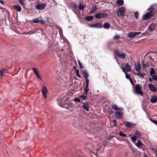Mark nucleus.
Listing matches in <instances>:
<instances>
[{"instance_id": "39448f33", "label": "nucleus", "mask_w": 157, "mask_h": 157, "mask_svg": "<svg viewBox=\"0 0 157 157\" xmlns=\"http://www.w3.org/2000/svg\"><path fill=\"white\" fill-rule=\"evenodd\" d=\"M46 6V4L45 3H43L41 4H38L35 5V8L39 10H42L44 9Z\"/></svg>"}, {"instance_id": "58836bf2", "label": "nucleus", "mask_w": 157, "mask_h": 157, "mask_svg": "<svg viewBox=\"0 0 157 157\" xmlns=\"http://www.w3.org/2000/svg\"><path fill=\"white\" fill-rule=\"evenodd\" d=\"M84 7L83 5L81 4H79L78 5V8L80 10H83L84 9Z\"/></svg>"}, {"instance_id": "8fccbe9b", "label": "nucleus", "mask_w": 157, "mask_h": 157, "mask_svg": "<svg viewBox=\"0 0 157 157\" xmlns=\"http://www.w3.org/2000/svg\"><path fill=\"white\" fill-rule=\"evenodd\" d=\"M134 16H135V17H136V18H138V16H139V14H138V12H136L134 13Z\"/></svg>"}, {"instance_id": "9d476101", "label": "nucleus", "mask_w": 157, "mask_h": 157, "mask_svg": "<svg viewBox=\"0 0 157 157\" xmlns=\"http://www.w3.org/2000/svg\"><path fill=\"white\" fill-rule=\"evenodd\" d=\"M121 67L123 72L125 73L126 71L127 72H129L131 71L130 66L128 63L125 64V67L124 68L122 67Z\"/></svg>"}, {"instance_id": "c85d7f7f", "label": "nucleus", "mask_w": 157, "mask_h": 157, "mask_svg": "<svg viewBox=\"0 0 157 157\" xmlns=\"http://www.w3.org/2000/svg\"><path fill=\"white\" fill-rule=\"evenodd\" d=\"M103 26L104 28L105 29H108L109 28L110 25L109 23H105L104 24Z\"/></svg>"}, {"instance_id": "4be33fe9", "label": "nucleus", "mask_w": 157, "mask_h": 157, "mask_svg": "<svg viewBox=\"0 0 157 157\" xmlns=\"http://www.w3.org/2000/svg\"><path fill=\"white\" fill-rule=\"evenodd\" d=\"M86 82V86L84 89L85 91V93L86 94H87L89 91L88 86L89 85V82H88V80H87Z\"/></svg>"}, {"instance_id": "0eeeda50", "label": "nucleus", "mask_w": 157, "mask_h": 157, "mask_svg": "<svg viewBox=\"0 0 157 157\" xmlns=\"http://www.w3.org/2000/svg\"><path fill=\"white\" fill-rule=\"evenodd\" d=\"M141 33L140 32H130L128 33V36L130 38H134L136 36Z\"/></svg>"}, {"instance_id": "a19ab883", "label": "nucleus", "mask_w": 157, "mask_h": 157, "mask_svg": "<svg viewBox=\"0 0 157 157\" xmlns=\"http://www.w3.org/2000/svg\"><path fill=\"white\" fill-rule=\"evenodd\" d=\"M119 135L120 136L123 137H125L126 136V134L124 133L121 132H119Z\"/></svg>"}, {"instance_id": "6ab92c4d", "label": "nucleus", "mask_w": 157, "mask_h": 157, "mask_svg": "<svg viewBox=\"0 0 157 157\" xmlns=\"http://www.w3.org/2000/svg\"><path fill=\"white\" fill-rule=\"evenodd\" d=\"M148 87L150 90L152 92H155L157 90L156 88L152 84H149Z\"/></svg>"}, {"instance_id": "6e6552de", "label": "nucleus", "mask_w": 157, "mask_h": 157, "mask_svg": "<svg viewBox=\"0 0 157 157\" xmlns=\"http://www.w3.org/2000/svg\"><path fill=\"white\" fill-rule=\"evenodd\" d=\"M153 14V13L152 11H150L149 13L143 15V20H147L149 18L151 17Z\"/></svg>"}, {"instance_id": "680f3d73", "label": "nucleus", "mask_w": 157, "mask_h": 157, "mask_svg": "<svg viewBox=\"0 0 157 157\" xmlns=\"http://www.w3.org/2000/svg\"><path fill=\"white\" fill-rule=\"evenodd\" d=\"M91 155L92 156H94V155H94L95 156H96L97 155L96 154H95V153H94V152H92V153H91Z\"/></svg>"}, {"instance_id": "de8ad7c7", "label": "nucleus", "mask_w": 157, "mask_h": 157, "mask_svg": "<svg viewBox=\"0 0 157 157\" xmlns=\"http://www.w3.org/2000/svg\"><path fill=\"white\" fill-rule=\"evenodd\" d=\"M33 70L34 73H35V74H36L37 73H38L37 72V70L36 68L33 67Z\"/></svg>"}, {"instance_id": "72a5a7b5", "label": "nucleus", "mask_w": 157, "mask_h": 157, "mask_svg": "<svg viewBox=\"0 0 157 157\" xmlns=\"http://www.w3.org/2000/svg\"><path fill=\"white\" fill-rule=\"evenodd\" d=\"M36 30H35V29H34L29 31L27 33L32 34L33 33H36Z\"/></svg>"}, {"instance_id": "a18cd8bd", "label": "nucleus", "mask_w": 157, "mask_h": 157, "mask_svg": "<svg viewBox=\"0 0 157 157\" xmlns=\"http://www.w3.org/2000/svg\"><path fill=\"white\" fill-rule=\"evenodd\" d=\"M148 59L149 60L148 61L149 63H151L152 61H153L152 57L150 56H148Z\"/></svg>"}, {"instance_id": "bb28decb", "label": "nucleus", "mask_w": 157, "mask_h": 157, "mask_svg": "<svg viewBox=\"0 0 157 157\" xmlns=\"http://www.w3.org/2000/svg\"><path fill=\"white\" fill-rule=\"evenodd\" d=\"M117 3L119 6H122L124 2L123 0H117Z\"/></svg>"}, {"instance_id": "4d7b16f0", "label": "nucleus", "mask_w": 157, "mask_h": 157, "mask_svg": "<svg viewBox=\"0 0 157 157\" xmlns=\"http://www.w3.org/2000/svg\"><path fill=\"white\" fill-rule=\"evenodd\" d=\"M75 100L77 102H80V100L79 98H75Z\"/></svg>"}, {"instance_id": "a878e982", "label": "nucleus", "mask_w": 157, "mask_h": 157, "mask_svg": "<svg viewBox=\"0 0 157 157\" xmlns=\"http://www.w3.org/2000/svg\"><path fill=\"white\" fill-rule=\"evenodd\" d=\"M144 145V144L143 143H142L141 141H140V140H139L137 141V143L136 144V145L137 147L139 148H140L142 146Z\"/></svg>"}, {"instance_id": "423d86ee", "label": "nucleus", "mask_w": 157, "mask_h": 157, "mask_svg": "<svg viewBox=\"0 0 157 157\" xmlns=\"http://www.w3.org/2000/svg\"><path fill=\"white\" fill-rule=\"evenodd\" d=\"M42 95L44 99L47 98V94L48 92V90L47 87L45 86H43L41 89Z\"/></svg>"}, {"instance_id": "bf43d9fd", "label": "nucleus", "mask_w": 157, "mask_h": 157, "mask_svg": "<svg viewBox=\"0 0 157 157\" xmlns=\"http://www.w3.org/2000/svg\"><path fill=\"white\" fill-rule=\"evenodd\" d=\"M154 72V69L153 68H151V75H152L153 74V73Z\"/></svg>"}, {"instance_id": "20e7f679", "label": "nucleus", "mask_w": 157, "mask_h": 157, "mask_svg": "<svg viewBox=\"0 0 157 157\" xmlns=\"http://www.w3.org/2000/svg\"><path fill=\"white\" fill-rule=\"evenodd\" d=\"M107 13H98L95 14V17L98 19H101L107 17Z\"/></svg>"}, {"instance_id": "13d9d810", "label": "nucleus", "mask_w": 157, "mask_h": 157, "mask_svg": "<svg viewBox=\"0 0 157 157\" xmlns=\"http://www.w3.org/2000/svg\"><path fill=\"white\" fill-rule=\"evenodd\" d=\"M71 53L72 54L71 55V58H72V59H73L74 57V56H73V54H72V52L71 51H69V56L70 55H71Z\"/></svg>"}, {"instance_id": "4468645a", "label": "nucleus", "mask_w": 157, "mask_h": 157, "mask_svg": "<svg viewBox=\"0 0 157 157\" xmlns=\"http://www.w3.org/2000/svg\"><path fill=\"white\" fill-rule=\"evenodd\" d=\"M124 124H125L126 127L128 128L131 127L132 126H135L136 125V124L128 121L124 122Z\"/></svg>"}, {"instance_id": "e2e57ef3", "label": "nucleus", "mask_w": 157, "mask_h": 157, "mask_svg": "<svg viewBox=\"0 0 157 157\" xmlns=\"http://www.w3.org/2000/svg\"><path fill=\"white\" fill-rule=\"evenodd\" d=\"M113 123L114 125H116V120H113Z\"/></svg>"}, {"instance_id": "a211bd4d", "label": "nucleus", "mask_w": 157, "mask_h": 157, "mask_svg": "<svg viewBox=\"0 0 157 157\" xmlns=\"http://www.w3.org/2000/svg\"><path fill=\"white\" fill-rule=\"evenodd\" d=\"M123 115V114L122 112H118L115 114V117L118 119L121 118Z\"/></svg>"}, {"instance_id": "5701e85b", "label": "nucleus", "mask_w": 157, "mask_h": 157, "mask_svg": "<svg viewBox=\"0 0 157 157\" xmlns=\"http://www.w3.org/2000/svg\"><path fill=\"white\" fill-rule=\"evenodd\" d=\"M150 101L152 103H156L157 101V97L155 95L152 96L150 99Z\"/></svg>"}, {"instance_id": "864d4df0", "label": "nucleus", "mask_w": 157, "mask_h": 157, "mask_svg": "<svg viewBox=\"0 0 157 157\" xmlns=\"http://www.w3.org/2000/svg\"><path fill=\"white\" fill-rule=\"evenodd\" d=\"M149 66V64L148 63H144L143 64V66L144 67H148Z\"/></svg>"}, {"instance_id": "603ef678", "label": "nucleus", "mask_w": 157, "mask_h": 157, "mask_svg": "<svg viewBox=\"0 0 157 157\" xmlns=\"http://www.w3.org/2000/svg\"><path fill=\"white\" fill-rule=\"evenodd\" d=\"M40 21L42 24H44L45 23L44 21H43V20L41 18V17H40Z\"/></svg>"}, {"instance_id": "f3484780", "label": "nucleus", "mask_w": 157, "mask_h": 157, "mask_svg": "<svg viewBox=\"0 0 157 157\" xmlns=\"http://www.w3.org/2000/svg\"><path fill=\"white\" fill-rule=\"evenodd\" d=\"M63 49H60L57 52V55L58 57L61 59L63 58V57L64 55V54L63 53Z\"/></svg>"}, {"instance_id": "2eb2a0df", "label": "nucleus", "mask_w": 157, "mask_h": 157, "mask_svg": "<svg viewBox=\"0 0 157 157\" xmlns=\"http://www.w3.org/2000/svg\"><path fill=\"white\" fill-rule=\"evenodd\" d=\"M82 75L86 79V82L87 80H88V82H89V80L88 78L89 77L88 73L86 70H82Z\"/></svg>"}, {"instance_id": "1a4fd4ad", "label": "nucleus", "mask_w": 157, "mask_h": 157, "mask_svg": "<svg viewBox=\"0 0 157 157\" xmlns=\"http://www.w3.org/2000/svg\"><path fill=\"white\" fill-rule=\"evenodd\" d=\"M116 54L120 58L124 59L126 56V55L124 53H120L118 50H116L115 52Z\"/></svg>"}, {"instance_id": "cd10ccee", "label": "nucleus", "mask_w": 157, "mask_h": 157, "mask_svg": "<svg viewBox=\"0 0 157 157\" xmlns=\"http://www.w3.org/2000/svg\"><path fill=\"white\" fill-rule=\"evenodd\" d=\"M85 19L88 21H90L94 19V17L93 16L86 17Z\"/></svg>"}, {"instance_id": "338daca9", "label": "nucleus", "mask_w": 157, "mask_h": 157, "mask_svg": "<svg viewBox=\"0 0 157 157\" xmlns=\"http://www.w3.org/2000/svg\"><path fill=\"white\" fill-rule=\"evenodd\" d=\"M76 74V76L79 77V78H80L81 77V76L80 75H79V73L78 74Z\"/></svg>"}, {"instance_id": "69168bd1", "label": "nucleus", "mask_w": 157, "mask_h": 157, "mask_svg": "<svg viewBox=\"0 0 157 157\" xmlns=\"http://www.w3.org/2000/svg\"><path fill=\"white\" fill-rule=\"evenodd\" d=\"M79 70L78 69H77L76 71V74H78L79 73Z\"/></svg>"}, {"instance_id": "f03ea898", "label": "nucleus", "mask_w": 157, "mask_h": 157, "mask_svg": "<svg viewBox=\"0 0 157 157\" xmlns=\"http://www.w3.org/2000/svg\"><path fill=\"white\" fill-rule=\"evenodd\" d=\"M125 9L123 7L120 8L117 12V15L119 17H122L124 16Z\"/></svg>"}, {"instance_id": "c9c22d12", "label": "nucleus", "mask_w": 157, "mask_h": 157, "mask_svg": "<svg viewBox=\"0 0 157 157\" xmlns=\"http://www.w3.org/2000/svg\"><path fill=\"white\" fill-rule=\"evenodd\" d=\"M33 21L35 23L40 22V17L37 18L33 19Z\"/></svg>"}, {"instance_id": "052dcab7", "label": "nucleus", "mask_w": 157, "mask_h": 157, "mask_svg": "<svg viewBox=\"0 0 157 157\" xmlns=\"http://www.w3.org/2000/svg\"><path fill=\"white\" fill-rule=\"evenodd\" d=\"M81 97L82 98V99L85 100L86 99V97L84 95H82L81 96Z\"/></svg>"}, {"instance_id": "7ed1b4c3", "label": "nucleus", "mask_w": 157, "mask_h": 157, "mask_svg": "<svg viewBox=\"0 0 157 157\" xmlns=\"http://www.w3.org/2000/svg\"><path fill=\"white\" fill-rule=\"evenodd\" d=\"M135 91L136 94H139L141 95H142L143 94V92L141 91V87L138 84L136 85Z\"/></svg>"}, {"instance_id": "b1692460", "label": "nucleus", "mask_w": 157, "mask_h": 157, "mask_svg": "<svg viewBox=\"0 0 157 157\" xmlns=\"http://www.w3.org/2000/svg\"><path fill=\"white\" fill-rule=\"evenodd\" d=\"M14 8L18 12H20L21 10V8L19 5H14L13 6Z\"/></svg>"}, {"instance_id": "0e129e2a", "label": "nucleus", "mask_w": 157, "mask_h": 157, "mask_svg": "<svg viewBox=\"0 0 157 157\" xmlns=\"http://www.w3.org/2000/svg\"><path fill=\"white\" fill-rule=\"evenodd\" d=\"M0 2L3 5L4 4V2L2 0H0Z\"/></svg>"}, {"instance_id": "412c9836", "label": "nucleus", "mask_w": 157, "mask_h": 157, "mask_svg": "<svg viewBox=\"0 0 157 157\" xmlns=\"http://www.w3.org/2000/svg\"><path fill=\"white\" fill-rule=\"evenodd\" d=\"M57 76H56L55 78L56 80V82H57V83L56 84H58L60 82V80L61 79V77L59 76V74L58 71L56 72Z\"/></svg>"}, {"instance_id": "4c0bfd02", "label": "nucleus", "mask_w": 157, "mask_h": 157, "mask_svg": "<svg viewBox=\"0 0 157 157\" xmlns=\"http://www.w3.org/2000/svg\"><path fill=\"white\" fill-rule=\"evenodd\" d=\"M78 63L79 65V66H80V68L81 69H82L84 68V67L83 65V64L81 63L79 60H78Z\"/></svg>"}, {"instance_id": "5fc2aeb1", "label": "nucleus", "mask_w": 157, "mask_h": 157, "mask_svg": "<svg viewBox=\"0 0 157 157\" xmlns=\"http://www.w3.org/2000/svg\"><path fill=\"white\" fill-rule=\"evenodd\" d=\"M96 10V8L95 7H92V10L90 12H94Z\"/></svg>"}, {"instance_id": "2f4dec72", "label": "nucleus", "mask_w": 157, "mask_h": 157, "mask_svg": "<svg viewBox=\"0 0 157 157\" xmlns=\"http://www.w3.org/2000/svg\"><path fill=\"white\" fill-rule=\"evenodd\" d=\"M20 4L23 6H25V0H19Z\"/></svg>"}, {"instance_id": "c03bdc74", "label": "nucleus", "mask_w": 157, "mask_h": 157, "mask_svg": "<svg viewBox=\"0 0 157 157\" xmlns=\"http://www.w3.org/2000/svg\"><path fill=\"white\" fill-rule=\"evenodd\" d=\"M138 72V76H141V77H143L144 76V75H145V74H142L141 72H140V71H137Z\"/></svg>"}, {"instance_id": "9b49d317", "label": "nucleus", "mask_w": 157, "mask_h": 157, "mask_svg": "<svg viewBox=\"0 0 157 157\" xmlns=\"http://www.w3.org/2000/svg\"><path fill=\"white\" fill-rule=\"evenodd\" d=\"M56 47H57V45H55L53 43H49V44L48 47V52L50 51H53L56 49Z\"/></svg>"}, {"instance_id": "dca6fc26", "label": "nucleus", "mask_w": 157, "mask_h": 157, "mask_svg": "<svg viewBox=\"0 0 157 157\" xmlns=\"http://www.w3.org/2000/svg\"><path fill=\"white\" fill-rule=\"evenodd\" d=\"M156 24H151L148 28V29L150 31H152L154 30L156 27Z\"/></svg>"}, {"instance_id": "774afa93", "label": "nucleus", "mask_w": 157, "mask_h": 157, "mask_svg": "<svg viewBox=\"0 0 157 157\" xmlns=\"http://www.w3.org/2000/svg\"><path fill=\"white\" fill-rule=\"evenodd\" d=\"M59 33H60V34H61V30L62 31V29L60 28H59Z\"/></svg>"}, {"instance_id": "473e14b6", "label": "nucleus", "mask_w": 157, "mask_h": 157, "mask_svg": "<svg viewBox=\"0 0 157 157\" xmlns=\"http://www.w3.org/2000/svg\"><path fill=\"white\" fill-rule=\"evenodd\" d=\"M131 140L134 142H135L137 140V137L135 135H134L133 136L131 137Z\"/></svg>"}, {"instance_id": "49530a36", "label": "nucleus", "mask_w": 157, "mask_h": 157, "mask_svg": "<svg viewBox=\"0 0 157 157\" xmlns=\"http://www.w3.org/2000/svg\"><path fill=\"white\" fill-rule=\"evenodd\" d=\"M35 29V30H36V33H39L41 31V29L40 28H37L36 29Z\"/></svg>"}, {"instance_id": "f8f14e48", "label": "nucleus", "mask_w": 157, "mask_h": 157, "mask_svg": "<svg viewBox=\"0 0 157 157\" xmlns=\"http://www.w3.org/2000/svg\"><path fill=\"white\" fill-rule=\"evenodd\" d=\"M89 26L91 27L101 28L102 27V25L101 23H97L94 24L89 25Z\"/></svg>"}, {"instance_id": "ddd939ff", "label": "nucleus", "mask_w": 157, "mask_h": 157, "mask_svg": "<svg viewBox=\"0 0 157 157\" xmlns=\"http://www.w3.org/2000/svg\"><path fill=\"white\" fill-rule=\"evenodd\" d=\"M82 107L87 111H89L90 102H88L86 103H82Z\"/></svg>"}, {"instance_id": "09e8293b", "label": "nucleus", "mask_w": 157, "mask_h": 157, "mask_svg": "<svg viewBox=\"0 0 157 157\" xmlns=\"http://www.w3.org/2000/svg\"><path fill=\"white\" fill-rule=\"evenodd\" d=\"M150 120L153 123L157 125V121L155 120H153L151 119H150Z\"/></svg>"}, {"instance_id": "f704fd0d", "label": "nucleus", "mask_w": 157, "mask_h": 157, "mask_svg": "<svg viewBox=\"0 0 157 157\" xmlns=\"http://www.w3.org/2000/svg\"><path fill=\"white\" fill-rule=\"evenodd\" d=\"M154 8L153 7V5H151L150 7L148 8L147 10H150V11H152L153 13V11H154Z\"/></svg>"}, {"instance_id": "ea45409f", "label": "nucleus", "mask_w": 157, "mask_h": 157, "mask_svg": "<svg viewBox=\"0 0 157 157\" xmlns=\"http://www.w3.org/2000/svg\"><path fill=\"white\" fill-rule=\"evenodd\" d=\"M67 70H65L64 69V67H63V68H62V71L61 72V73L62 74H66V71H67Z\"/></svg>"}, {"instance_id": "e433bc0d", "label": "nucleus", "mask_w": 157, "mask_h": 157, "mask_svg": "<svg viewBox=\"0 0 157 157\" xmlns=\"http://www.w3.org/2000/svg\"><path fill=\"white\" fill-rule=\"evenodd\" d=\"M135 136H136L137 137H139L141 135V133L138 131H136L135 132Z\"/></svg>"}, {"instance_id": "37998d69", "label": "nucleus", "mask_w": 157, "mask_h": 157, "mask_svg": "<svg viewBox=\"0 0 157 157\" xmlns=\"http://www.w3.org/2000/svg\"><path fill=\"white\" fill-rule=\"evenodd\" d=\"M63 79L64 81L66 82H68V78H67L66 75H64L63 77Z\"/></svg>"}, {"instance_id": "aec40b11", "label": "nucleus", "mask_w": 157, "mask_h": 157, "mask_svg": "<svg viewBox=\"0 0 157 157\" xmlns=\"http://www.w3.org/2000/svg\"><path fill=\"white\" fill-rule=\"evenodd\" d=\"M135 70L137 71H141L140 64L139 62H138L135 65Z\"/></svg>"}, {"instance_id": "c756f323", "label": "nucleus", "mask_w": 157, "mask_h": 157, "mask_svg": "<svg viewBox=\"0 0 157 157\" xmlns=\"http://www.w3.org/2000/svg\"><path fill=\"white\" fill-rule=\"evenodd\" d=\"M7 71L6 69H2L0 71V77H2L5 72Z\"/></svg>"}, {"instance_id": "f257e3e1", "label": "nucleus", "mask_w": 157, "mask_h": 157, "mask_svg": "<svg viewBox=\"0 0 157 157\" xmlns=\"http://www.w3.org/2000/svg\"><path fill=\"white\" fill-rule=\"evenodd\" d=\"M58 105L64 109L69 108V94H67L65 95H62L57 99Z\"/></svg>"}, {"instance_id": "6e6d98bb", "label": "nucleus", "mask_w": 157, "mask_h": 157, "mask_svg": "<svg viewBox=\"0 0 157 157\" xmlns=\"http://www.w3.org/2000/svg\"><path fill=\"white\" fill-rule=\"evenodd\" d=\"M119 37H120V36H119L115 35L113 37V39H117L119 38Z\"/></svg>"}, {"instance_id": "393cba45", "label": "nucleus", "mask_w": 157, "mask_h": 157, "mask_svg": "<svg viewBox=\"0 0 157 157\" xmlns=\"http://www.w3.org/2000/svg\"><path fill=\"white\" fill-rule=\"evenodd\" d=\"M112 108L115 110H122L123 109L122 108H119L116 105H114L112 106Z\"/></svg>"}, {"instance_id": "79ce46f5", "label": "nucleus", "mask_w": 157, "mask_h": 157, "mask_svg": "<svg viewBox=\"0 0 157 157\" xmlns=\"http://www.w3.org/2000/svg\"><path fill=\"white\" fill-rule=\"evenodd\" d=\"M37 78L39 79L40 80L41 79V78L40 76V75L38 73H37L36 74H35Z\"/></svg>"}, {"instance_id": "7c9ffc66", "label": "nucleus", "mask_w": 157, "mask_h": 157, "mask_svg": "<svg viewBox=\"0 0 157 157\" xmlns=\"http://www.w3.org/2000/svg\"><path fill=\"white\" fill-rule=\"evenodd\" d=\"M125 77L126 78L128 79H129L131 83L132 84H133V81H132V79L130 77V76L129 75H127L126 73H125Z\"/></svg>"}, {"instance_id": "3c124183", "label": "nucleus", "mask_w": 157, "mask_h": 157, "mask_svg": "<svg viewBox=\"0 0 157 157\" xmlns=\"http://www.w3.org/2000/svg\"><path fill=\"white\" fill-rule=\"evenodd\" d=\"M152 79L154 80H156L157 79V77L155 75H153L152 77Z\"/></svg>"}]
</instances>
